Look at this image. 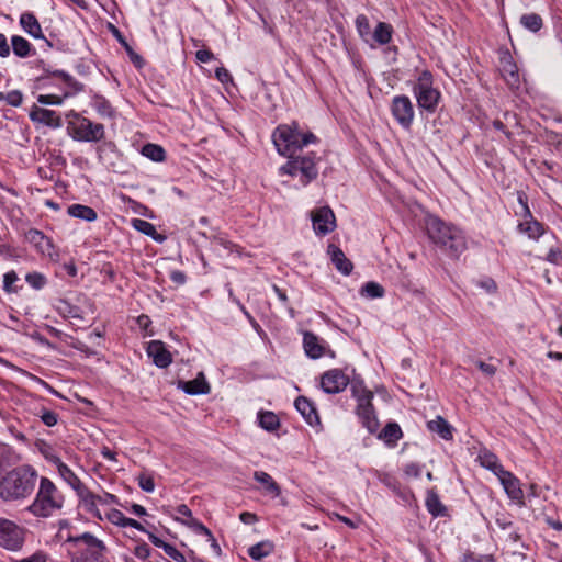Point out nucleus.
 Segmentation results:
<instances>
[{"mask_svg": "<svg viewBox=\"0 0 562 562\" xmlns=\"http://www.w3.org/2000/svg\"><path fill=\"white\" fill-rule=\"evenodd\" d=\"M178 386H209L206 382V378L203 372H199L198 375L191 380L186 382H179Z\"/></svg>", "mask_w": 562, "mask_h": 562, "instance_id": "nucleus-49", "label": "nucleus"}, {"mask_svg": "<svg viewBox=\"0 0 562 562\" xmlns=\"http://www.w3.org/2000/svg\"><path fill=\"white\" fill-rule=\"evenodd\" d=\"M499 71H501L503 79L505 80V82L512 90L519 88V86H520L519 70H518V67H517L516 63L514 61L513 57L510 56V54L505 53L501 56Z\"/></svg>", "mask_w": 562, "mask_h": 562, "instance_id": "nucleus-14", "label": "nucleus"}, {"mask_svg": "<svg viewBox=\"0 0 562 562\" xmlns=\"http://www.w3.org/2000/svg\"><path fill=\"white\" fill-rule=\"evenodd\" d=\"M189 526L193 527L196 532L202 533V535L206 536L207 538H212L211 530L207 527H205L202 522H200L199 520L192 519V524H189Z\"/></svg>", "mask_w": 562, "mask_h": 562, "instance_id": "nucleus-55", "label": "nucleus"}, {"mask_svg": "<svg viewBox=\"0 0 562 562\" xmlns=\"http://www.w3.org/2000/svg\"><path fill=\"white\" fill-rule=\"evenodd\" d=\"M546 259L553 265H562V249H550Z\"/></svg>", "mask_w": 562, "mask_h": 562, "instance_id": "nucleus-52", "label": "nucleus"}, {"mask_svg": "<svg viewBox=\"0 0 562 562\" xmlns=\"http://www.w3.org/2000/svg\"><path fill=\"white\" fill-rule=\"evenodd\" d=\"M36 471L30 465L15 468L0 479V497L5 502L27 498L34 492Z\"/></svg>", "mask_w": 562, "mask_h": 562, "instance_id": "nucleus-2", "label": "nucleus"}, {"mask_svg": "<svg viewBox=\"0 0 562 562\" xmlns=\"http://www.w3.org/2000/svg\"><path fill=\"white\" fill-rule=\"evenodd\" d=\"M356 27L361 37L368 36L371 32L369 20L363 14L356 18Z\"/></svg>", "mask_w": 562, "mask_h": 562, "instance_id": "nucleus-40", "label": "nucleus"}, {"mask_svg": "<svg viewBox=\"0 0 562 562\" xmlns=\"http://www.w3.org/2000/svg\"><path fill=\"white\" fill-rule=\"evenodd\" d=\"M303 347L306 356L312 359H318L327 352H330V355L334 356V353L328 349L327 342L312 331H304Z\"/></svg>", "mask_w": 562, "mask_h": 562, "instance_id": "nucleus-15", "label": "nucleus"}, {"mask_svg": "<svg viewBox=\"0 0 562 562\" xmlns=\"http://www.w3.org/2000/svg\"><path fill=\"white\" fill-rule=\"evenodd\" d=\"M134 554L142 560H146L150 555V548L146 543L137 544Z\"/></svg>", "mask_w": 562, "mask_h": 562, "instance_id": "nucleus-54", "label": "nucleus"}, {"mask_svg": "<svg viewBox=\"0 0 562 562\" xmlns=\"http://www.w3.org/2000/svg\"><path fill=\"white\" fill-rule=\"evenodd\" d=\"M520 24L528 31L537 33L543 26L542 18L537 13H526L520 18Z\"/></svg>", "mask_w": 562, "mask_h": 562, "instance_id": "nucleus-32", "label": "nucleus"}, {"mask_svg": "<svg viewBox=\"0 0 562 562\" xmlns=\"http://www.w3.org/2000/svg\"><path fill=\"white\" fill-rule=\"evenodd\" d=\"M425 224L430 240L448 257L458 259L465 251L467 238L460 228L437 216H428Z\"/></svg>", "mask_w": 562, "mask_h": 562, "instance_id": "nucleus-1", "label": "nucleus"}, {"mask_svg": "<svg viewBox=\"0 0 562 562\" xmlns=\"http://www.w3.org/2000/svg\"><path fill=\"white\" fill-rule=\"evenodd\" d=\"M133 227L135 229H137L138 232L153 237L156 240L162 239V237L160 235L158 237L156 236V234H157L156 227L151 223H149L145 220H139V218L134 220Z\"/></svg>", "mask_w": 562, "mask_h": 562, "instance_id": "nucleus-38", "label": "nucleus"}, {"mask_svg": "<svg viewBox=\"0 0 562 562\" xmlns=\"http://www.w3.org/2000/svg\"><path fill=\"white\" fill-rule=\"evenodd\" d=\"M312 222L317 235H327L336 227V217L329 206H322L313 211Z\"/></svg>", "mask_w": 562, "mask_h": 562, "instance_id": "nucleus-13", "label": "nucleus"}, {"mask_svg": "<svg viewBox=\"0 0 562 562\" xmlns=\"http://www.w3.org/2000/svg\"><path fill=\"white\" fill-rule=\"evenodd\" d=\"M37 102L41 104L60 105L63 98L56 94H40Z\"/></svg>", "mask_w": 562, "mask_h": 562, "instance_id": "nucleus-45", "label": "nucleus"}, {"mask_svg": "<svg viewBox=\"0 0 562 562\" xmlns=\"http://www.w3.org/2000/svg\"><path fill=\"white\" fill-rule=\"evenodd\" d=\"M41 419L46 426L53 427L57 424V414L52 411H44Z\"/></svg>", "mask_w": 562, "mask_h": 562, "instance_id": "nucleus-53", "label": "nucleus"}, {"mask_svg": "<svg viewBox=\"0 0 562 562\" xmlns=\"http://www.w3.org/2000/svg\"><path fill=\"white\" fill-rule=\"evenodd\" d=\"M391 111L396 122L405 130H409L414 121V105L408 97L396 95L392 100Z\"/></svg>", "mask_w": 562, "mask_h": 562, "instance_id": "nucleus-12", "label": "nucleus"}, {"mask_svg": "<svg viewBox=\"0 0 562 562\" xmlns=\"http://www.w3.org/2000/svg\"><path fill=\"white\" fill-rule=\"evenodd\" d=\"M479 459L481 465L491 470L496 476H498L505 471L503 465L498 463L497 457L491 452H484L480 454Z\"/></svg>", "mask_w": 562, "mask_h": 562, "instance_id": "nucleus-31", "label": "nucleus"}, {"mask_svg": "<svg viewBox=\"0 0 562 562\" xmlns=\"http://www.w3.org/2000/svg\"><path fill=\"white\" fill-rule=\"evenodd\" d=\"M258 419L259 425L268 431H273L280 426L279 417L273 412H260Z\"/></svg>", "mask_w": 562, "mask_h": 562, "instance_id": "nucleus-33", "label": "nucleus"}, {"mask_svg": "<svg viewBox=\"0 0 562 562\" xmlns=\"http://www.w3.org/2000/svg\"><path fill=\"white\" fill-rule=\"evenodd\" d=\"M30 119L33 122L42 123L46 126L57 128L61 126V119L55 111L34 106L30 112Z\"/></svg>", "mask_w": 562, "mask_h": 562, "instance_id": "nucleus-19", "label": "nucleus"}, {"mask_svg": "<svg viewBox=\"0 0 562 562\" xmlns=\"http://www.w3.org/2000/svg\"><path fill=\"white\" fill-rule=\"evenodd\" d=\"M427 428L438 434L445 440H451L453 438L452 426L441 416H437L435 419L427 423Z\"/></svg>", "mask_w": 562, "mask_h": 562, "instance_id": "nucleus-27", "label": "nucleus"}, {"mask_svg": "<svg viewBox=\"0 0 562 562\" xmlns=\"http://www.w3.org/2000/svg\"><path fill=\"white\" fill-rule=\"evenodd\" d=\"M352 393L358 400L357 415L360 418L362 426L366 427L370 434H374L380 424L371 403L373 392L369 389H352Z\"/></svg>", "mask_w": 562, "mask_h": 562, "instance_id": "nucleus-8", "label": "nucleus"}, {"mask_svg": "<svg viewBox=\"0 0 562 562\" xmlns=\"http://www.w3.org/2000/svg\"><path fill=\"white\" fill-rule=\"evenodd\" d=\"M19 280L18 274L15 271H9L3 276V290L7 293H14L16 292V289L13 286V284Z\"/></svg>", "mask_w": 562, "mask_h": 562, "instance_id": "nucleus-42", "label": "nucleus"}, {"mask_svg": "<svg viewBox=\"0 0 562 562\" xmlns=\"http://www.w3.org/2000/svg\"><path fill=\"white\" fill-rule=\"evenodd\" d=\"M361 293L371 299L382 297L384 289L375 282H367L361 290Z\"/></svg>", "mask_w": 562, "mask_h": 562, "instance_id": "nucleus-39", "label": "nucleus"}, {"mask_svg": "<svg viewBox=\"0 0 562 562\" xmlns=\"http://www.w3.org/2000/svg\"><path fill=\"white\" fill-rule=\"evenodd\" d=\"M177 513L182 515V516H184V517H188L190 519V521L187 522L188 525L192 524V519H194V518L192 517L191 509L187 505H184V504L179 505L177 507Z\"/></svg>", "mask_w": 562, "mask_h": 562, "instance_id": "nucleus-61", "label": "nucleus"}, {"mask_svg": "<svg viewBox=\"0 0 562 562\" xmlns=\"http://www.w3.org/2000/svg\"><path fill=\"white\" fill-rule=\"evenodd\" d=\"M405 473H406L407 475H412V476L417 477V476H419V474H420V468H419V465H418V464H416V463H409V464H407V465H406V468H405Z\"/></svg>", "mask_w": 562, "mask_h": 562, "instance_id": "nucleus-63", "label": "nucleus"}, {"mask_svg": "<svg viewBox=\"0 0 562 562\" xmlns=\"http://www.w3.org/2000/svg\"><path fill=\"white\" fill-rule=\"evenodd\" d=\"M426 507L434 517L445 516L447 512L446 506L442 505L438 494L434 490L427 492Z\"/></svg>", "mask_w": 562, "mask_h": 562, "instance_id": "nucleus-30", "label": "nucleus"}, {"mask_svg": "<svg viewBox=\"0 0 562 562\" xmlns=\"http://www.w3.org/2000/svg\"><path fill=\"white\" fill-rule=\"evenodd\" d=\"M23 100L22 93L19 90H12L4 94V101L12 106L21 105Z\"/></svg>", "mask_w": 562, "mask_h": 562, "instance_id": "nucleus-47", "label": "nucleus"}, {"mask_svg": "<svg viewBox=\"0 0 562 562\" xmlns=\"http://www.w3.org/2000/svg\"><path fill=\"white\" fill-rule=\"evenodd\" d=\"M403 436L402 429L396 423H389L380 434V438H383L387 443H395Z\"/></svg>", "mask_w": 562, "mask_h": 562, "instance_id": "nucleus-34", "label": "nucleus"}, {"mask_svg": "<svg viewBox=\"0 0 562 562\" xmlns=\"http://www.w3.org/2000/svg\"><path fill=\"white\" fill-rule=\"evenodd\" d=\"M476 368L486 376H493L496 373V366L481 360L475 361Z\"/></svg>", "mask_w": 562, "mask_h": 562, "instance_id": "nucleus-50", "label": "nucleus"}, {"mask_svg": "<svg viewBox=\"0 0 562 562\" xmlns=\"http://www.w3.org/2000/svg\"><path fill=\"white\" fill-rule=\"evenodd\" d=\"M147 353L159 368H166L172 361L171 353L168 351L165 344L159 340H153L148 344Z\"/></svg>", "mask_w": 562, "mask_h": 562, "instance_id": "nucleus-18", "label": "nucleus"}, {"mask_svg": "<svg viewBox=\"0 0 562 562\" xmlns=\"http://www.w3.org/2000/svg\"><path fill=\"white\" fill-rule=\"evenodd\" d=\"M328 252L330 254L331 261L338 271H340L345 276L351 273L353 265L345 256L344 251L339 247L335 245H329Z\"/></svg>", "mask_w": 562, "mask_h": 562, "instance_id": "nucleus-23", "label": "nucleus"}, {"mask_svg": "<svg viewBox=\"0 0 562 562\" xmlns=\"http://www.w3.org/2000/svg\"><path fill=\"white\" fill-rule=\"evenodd\" d=\"M524 210L527 220L519 223L518 229L520 233L526 234L529 238L538 239L544 233L543 225L532 217L530 210L526 203L524 204Z\"/></svg>", "mask_w": 562, "mask_h": 562, "instance_id": "nucleus-20", "label": "nucleus"}, {"mask_svg": "<svg viewBox=\"0 0 562 562\" xmlns=\"http://www.w3.org/2000/svg\"><path fill=\"white\" fill-rule=\"evenodd\" d=\"M195 56L196 59L201 63H209L214 58L213 53L209 49H200L196 52Z\"/></svg>", "mask_w": 562, "mask_h": 562, "instance_id": "nucleus-58", "label": "nucleus"}, {"mask_svg": "<svg viewBox=\"0 0 562 562\" xmlns=\"http://www.w3.org/2000/svg\"><path fill=\"white\" fill-rule=\"evenodd\" d=\"M64 504V494L48 477L42 476L35 498L26 510L35 517L48 518L60 510Z\"/></svg>", "mask_w": 562, "mask_h": 562, "instance_id": "nucleus-4", "label": "nucleus"}, {"mask_svg": "<svg viewBox=\"0 0 562 562\" xmlns=\"http://www.w3.org/2000/svg\"><path fill=\"white\" fill-rule=\"evenodd\" d=\"M25 239L33 245L40 254L52 257L54 249L53 243L41 231L35 228L29 229L25 233Z\"/></svg>", "mask_w": 562, "mask_h": 562, "instance_id": "nucleus-16", "label": "nucleus"}, {"mask_svg": "<svg viewBox=\"0 0 562 562\" xmlns=\"http://www.w3.org/2000/svg\"><path fill=\"white\" fill-rule=\"evenodd\" d=\"M254 479L260 483L263 486L265 492L272 497H278L281 494V487L269 473L256 471L254 473Z\"/></svg>", "mask_w": 562, "mask_h": 562, "instance_id": "nucleus-25", "label": "nucleus"}, {"mask_svg": "<svg viewBox=\"0 0 562 562\" xmlns=\"http://www.w3.org/2000/svg\"><path fill=\"white\" fill-rule=\"evenodd\" d=\"M392 26L387 23L380 22L373 33V38L381 45L387 44L392 38Z\"/></svg>", "mask_w": 562, "mask_h": 562, "instance_id": "nucleus-37", "label": "nucleus"}, {"mask_svg": "<svg viewBox=\"0 0 562 562\" xmlns=\"http://www.w3.org/2000/svg\"><path fill=\"white\" fill-rule=\"evenodd\" d=\"M138 485L143 491H145L147 493L153 492L155 488V483H154L153 477L149 475H146V474H140L138 476Z\"/></svg>", "mask_w": 562, "mask_h": 562, "instance_id": "nucleus-48", "label": "nucleus"}, {"mask_svg": "<svg viewBox=\"0 0 562 562\" xmlns=\"http://www.w3.org/2000/svg\"><path fill=\"white\" fill-rule=\"evenodd\" d=\"M497 477L499 479L508 497L513 501L522 503L524 492L520 487L519 480L512 472L506 470Z\"/></svg>", "mask_w": 562, "mask_h": 562, "instance_id": "nucleus-17", "label": "nucleus"}, {"mask_svg": "<svg viewBox=\"0 0 562 562\" xmlns=\"http://www.w3.org/2000/svg\"><path fill=\"white\" fill-rule=\"evenodd\" d=\"M68 131L70 136L79 142H99L105 136L103 124L94 123L82 116H78L76 121L70 122Z\"/></svg>", "mask_w": 562, "mask_h": 562, "instance_id": "nucleus-9", "label": "nucleus"}, {"mask_svg": "<svg viewBox=\"0 0 562 562\" xmlns=\"http://www.w3.org/2000/svg\"><path fill=\"white\" fill-rule=\"evenodd\" d=\"M55 77L60 78L65 83H67L69 87L74 88L75 90H81V87H79V83L67 72L63 70H56L53 72Z\"/></svg>", "mask_w": 562, "mask_h": 562, "instance_id": "nucleus-46", "label": "nucleus"}, {"mask_svg": "<svg viewBox=\"0 0 562 562\" xmlns=\"http://www.w3.org/2000/svg\"><path fill=\"white\" fill-rule=\"evenodd\" d=\"M22 29L34 38H44L42 27L36 16L31 12H24L20 16Z\"/></svg>", "mask_w": 562, "mask_h": 562, "instance_id": "nucleus-24", "label": "nucleus"}, {"mask_svg": "<svg viewBox=\"0 0 562 562\" xmlns=\"http://www.w3.org/2000/svg\"><path fill=\"white\" fill-rule=\"evenodd\" d=\"M10 55V46L4 34L0 33V57H8Z\"/></svg>", "mask_w": 562, "mask_h": 562, "instance_id": "nucleus-59", "label": "nucleus"}, {"mask_svg": "<svg viewBox=\"0 0 562 562\" xmlns=\"http://www.w3.org/2000/svg\"><path fill=\"white\" fill-rule=\"evenodd\" d=\"M215 76L222 83H226L232 80L231 74L224 67L216 68Z\"/></svg>", "mask_w": 562, "mask_h": 562, "instance_id": "nucleus-56", "label": "nucleus"}, {"mask_svg": "<svg viewBox=\"0 0 562 562\" xmlns=\"http://www.w3.org/2000/svg\"><path fill=\"white\" fill-rule=\"evenodd\" d=\"M361 386L363 380L352 368L333 369L322 375L321 386Z\"/></svg>", "mask_w": 562, "mask_h": 562, "instance_id": "nucleus-11", "label": "nucleus"}, {"mask_svg": "<svg viewBox=\"0 0 562 562\" xmlns=\"http://www.w3.org/2000/svg\"><path fill=\"white\" fill-rule=\"evenodd\" d=\"M67 213L72 217L87 222H93L98 217L97 212L92 207L82 204H71Z\"/></svg>", "mask_w": 562, "mask_h": 562, "instance_id": "nucleus-29", "label": "nucleus"}, {"mask_svg": "<svg viewBox=\"0 0 562 562\" xmlns=\"http://www.w3.org/2000/svg\"><path fill=\"white\" fill-rule=\"evenodd\" d=\"M274 550V544L270 540L260 541L248 549V554L251 559L260 561L271 554Z\"/></svg>", "mask_w": 562, "mask_h": 562, "instance_id": "nucleus-28", "label": "nucleus"}, {"mask_svg": "<svg viewBox=\"0 0 562 562\" xmlns=\"http://www.w3.org/2000/svg\"><path fill=\"white\" fill-rule=\"evenodd\" d=\"M140 153L153 161L160 162L165 160V150L157 144L148 143L144 145Z\"/></svg>", "mask_w": 562, "mask_h": 562, "instance_id": "nucleus-36", "label": "nucleus"}, {"mask_svg": "<svg viewBox=\"0 0 562 562\" xmlns=\"http://www.w3.org/2000/svg\"><path fill=\"white\" fill-rule=\"evenodd\" d=\"M25 530L14 521L0 518V547L19 551L24 544Z\"/></svg>", "mask_w": 562, "mask_h": 562, "instance_id": "nucleus-10", "label": "nucleus"}, {"mask_svg": "<svg viewBox=\"0 0 562 562\" xmlns=\"http://www.w3.org/2000/svg\"><path fill=\"white\" fill-rule=\"evenodd\" d=\"M239 519L244 524H251V522L257 521V516L252 513L244 512L239 515Z\"/></svg>", "mask_w": 562, "mask_h": 562, "instance_id": "nucleus-64", "label": "nucleus"}, {"mask_svg": "<svg viewBox=\"0 0 562 562\" xmlns=\"http://www.w3.org/2000/svg\"><path fill=\"white\" fill-rule=\"evenodd\" d=\"M105 517L112 524L121 526V527L124 526V522H125V519H126L124 514L121 510H119V509H110L109 512L105 513Z\"/></svg>", "mask_w": 562, "mask_h": 562, "instance_id": "nucleus-43", "label": "nucleus"}, {"mask_svg": "<svg viewBox=\"0 0 562 562\" xmlns=\"http://www.w3.org/2000/svg\"><path fill=\"white\" fill-rule=\"evenodd\" d=\"M47 557L42 552H36L30 558L23 559L20 562H46Z\"/></svg>", "mask_w": 562, "mask_h": 562, "instance_id": "nucleus-62", "label": "nucleus"}, {"mask_svg": "<svg viewBox=\"0 0 562 562\" xmlns=\"http://www.w3.org/2000/svg\"><path fill=\"white\" fill-rule=\"evenodd\" d=\"M25 280L32 288L36 290L42 289L46 283L45 277L38 272L27 273Z\"/></svg>", "mask_w": 562, "mask_h": 562, "instance_id": "nucleus-41", "label": "nucleus"}, {"mask_svg": "<svg viewBox=\"0 0 562 562\" xmlns=\"http://www.w3.org/2000/svg\"><path fill=\"white\" fill-rule=\"evenodd\" d=\"M413 93L418 106L429 113L436 111L441 99L440 91L434 88V76L429 70H423L418 75L413 86Z\"/></svg>", "mask_w": 562, "mask_h": 562, "instance_id": "nucleus-6", "label": "nucleus"}, {"mask_svg": "<svg viewBox=\"0 0 562 562\" xmlns=\"http://www.w3.org/2000/svg\"><path fill=\"white\" fill-rule=\"evenodd\" d=\"M97 108L98 112L104 116L111 117L113 115V109L111 108L110 103L104 99L97 101Z\"/></svg>", "mask_w": 562, "mask_h": 562, "instance_id": "nucleus-51", "label": "nucleus"}, {"mask_svg": "<svg viewBox=\"0 0 562 562\" xmlns=\"http://www.w3.org/2000/svg\"><path fill=\"white\" fill-rule=\"evenodd\" d=\"M294 405L308 425L314 426L319 424V417L317 415L316 408L306 397H297L294 402Z\"/></svg>", "mask_w": 562, "mask_h": 562, "instance_id": "nucleus-22", "label": "nucleus"}, {"mask_svg": "<svg viewBox=\"0 0 562 562\" xmlns=\"http://www.w3.org/2000/svg\"><path fill=\"white\" fill-rule=\"evenodd\" d=\"M170 279L177 284H183L187 278L182 271L175 270L170 272Z\"/></svg>", "mask_w": 562, "mask_h": 562, "instance_id": "nucleus-60", "label": "nucleus"}, {"mask_svg": "<svg viewBox=\"0 0 562 562\" xmlns=\"http://www.w3.org/2000/svg\"><path fill=\"white\" fill-rule=\"evenodd\" d=\"M59 475L67 482L77 493V495L87 487L72 470L65 464L59 458L55 459Z\"/></svg>", "mask_w": 562, "mask_h": 562, "instance_id": "nucleus-21", "label": "nucleus"}, {"mask_svg": "<svg viewBox=\"0 0 562 562\" xmlns=\"http://www.w3.org/2000/svg\"><path fill=\"white\" fill-rule=\"evenodd\" d=\"M286 164L280 167V175H289L291 177H299L303 186H307L315 180L318 176L317 160L315 153L306 155H293L288 157Z\"/></svg>", "mask_w": 562, "mask_h": 562, "instance_id": "nucleus-5", "label": "nucleus"}, {"mask_svg": "<svg viewBox=\"0 0 562 562\" xmlns=\"http://www.w3.org/2000/svg\"><path fill=\"white\" fill-rule=\"evenodd\" d=\"M162 549L169 558L177 562H184V555L175 546L166 543Z\"/></svg>", "mask_w": 562, "mask_h": 562, "instance_id": "nucleus-44", "label": "nucleus"}, {"mask_svg": "<svg viewBox=\"0 0 562 562\" xmlns=\"http://www.w3.org/2000/svg\"><path fill=\"white\" fill-rule=\"evenodd\" d=\"M13 53L21 58H25L31 53V44L24 37L13 35L11 38Z\"/></svg>", "mask_w": 562, "mask_h": 562, "instance_id": "nucleus-35", "label": "nucleus"}, {"mask_svg": "<svg viewBox=\"0 0 562 562\" xmlns=\"http://www.w3.org/2000/svg\"><path fill=\"white\" fill-rule=\"evenodd\" d=\"M272 142L280 155L291 157L304 146L316 143L317 137L312 132H303L299 123L293 121L278 125L272 133Z\"/></svg>", "mask_w": 562, "mask_h": 562, "instance_id": "nucleus-3", "label": "nucleus"}, {"mask_svg": "<svg viewBox=\"0 0 562 562\" xmlns=\"http://www.w3.org/2000/svg\"><path fill=\"white\" fill-rule=\"evenodd\" d=\"M80 503L83 505L85 509L91 514L93 517L98 519H102V515L98 508L97 494L91 492L88 487H86L82 493L78 494Z\"/></svg>", "mask_w": 562, "mask_h": 562, "instance_id": "nucleus-26", "label": "nucleus"}, {"mask_svg": "<svg viewBox=\"0 0 562 562\" xmlns=\"http://www.w3.org/2000/svg\"><path fill=\"white\" fill-rule=\"evenodd\" d=\"M68 541L78 548V555L72 559V562H109L105 558V544L93 535L85 532L80 536L69 537Z\"/></svg>", "mask_w": 562, "mask_h": 562, "instance_id": "nucleus-7", "label": "nucleus"}, {"mask_svg": "<svg viewBox=\"0 0 562 562\" xmlns=\"http://www.w3.org/2000/svg\"><path fill=\"white\" fill-rule=\"evenodd\" d=\"M97 502L99 505H110L116 503V496L110 493H103L102 495L97 494Z\"/></svg>", "mask_w": 562, "mask_h": 562, "instance_id": "nucleus-57", "label": "nucleus"}]
</instances>
